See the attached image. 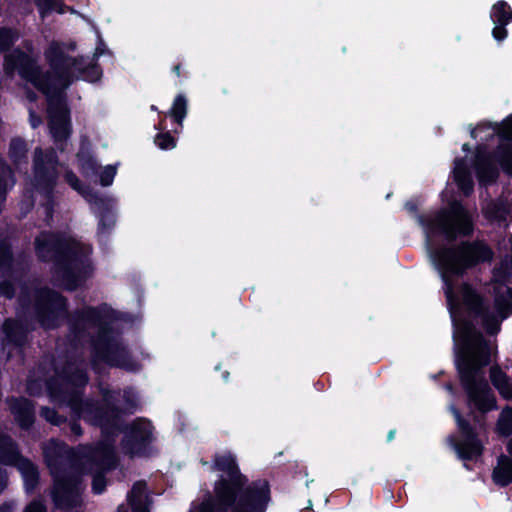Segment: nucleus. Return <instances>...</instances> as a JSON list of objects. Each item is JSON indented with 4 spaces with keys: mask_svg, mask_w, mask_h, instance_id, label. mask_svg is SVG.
Instances as JSON below:
<instances>
[{
    "mask_svg": "<svg viewBox=\"0 0 512 512\" xmlns=\"http://www.w3.org/2000/svg\"><path fill=\"white\" fill-rule=\"evenodd\" d=\"M19 39V33L16 29L14 28H11V27H7V26H3V27H0V53H8L11 54L15 48L11 51V49L13 48L14 44L18 41ZM18 47H16L17 49ZM7 56V54L5 55V57Z\"/></svg>",
    "mask_w": 512,
    "mask_h": 512,
    "instance_id": "obj_33",
    "label": "nucleus"
},
{
    "mask_svg": "<svg viewBox=\"0 0 512 512\" xmlns=\"http://www.w3.org/2000/svg\"><path fill=\"white\" fill-rule=\"evenodd\" d=\"M228 377H229V372H228V371H225V372L223 373V378H224V380H226V381H227V380H228Z\"/></svg>",
    "mask_w": 512,
    "mask_h": 512,
    "instance_id": "obj_62",
    "label": "nucleus"
},
{
    "mask_svg": "<svg viewBox=\"0 0 512 512\" xmlns=\"http://www.w3.org/2000/svg\"><path fill=\"white\" fill-rule=\"evenodd\" d=\"M18 301L21 306H26L29 303V296L28 295H20L18 298Z\"/></svg>",
    "mask_w": 512,
    "mask_h": 512,
    "instance_id": "obj_57",
    "label": "nucleus"
},
{
    "mask_svg": "<svg viewBox=\"0 0 512 512\" xmlns=\"http://www.w3.org/2000/svg\"><path fill=\"white\" fill-rule=\"evenodd\" d=\"M494 307L497 314L506 319L512 315V288L508 287L505 294L498 295L494 299Z\"/></svg>",
    "mask_w": 512,
    "mask_h": 512,
    "instance_id": "obj_34",
    "label": "nucleus"
},
{
    "mask_svg": "<svg viewBox=\"0 0 512 512\" xmlns=\"http://www.w3.org/2000/svg\"><path fill=\"white\" fill-rule=\"evenodd\" d=\"M13 510H14L13 504L9 503V502H4L0 506V512H13Z\"/></svg>",
    "mask_w": 512,
    "mask_h": 512,
    "instance_id": "obj_55",
    "label": "nucleus"
},
{
    "mask_svg": "<svg viewBox=\"0 0 512 512\" xmlns=\"http://www.w3.org/2000/svg\"><path fill=\"white\" fill-rule=\"evenodd\" d=\"M462 150H463V151H469V150H470V146H469V144H468V143L463 144V146H462Z\"/></svg>",
    "mask_w": 512,
    "mask_h": 512,
    "instance_id": "obj_61",
    "label": "nucleus"
},
{
    "mask_svg": "<svg viewBox=\"0 0 512 512\" xmlns=\"http://www.w3.org/2000/svg\"><path fill=\"white\" fill-rule=\"evenodd\" d=\"M454 181L459 191L466 197H469L474 191V181L468 166L463 159L456 161L453 170Z\"/></svg>",
    "mask_w": 512,
    "mask_h": 512,
    "instance_id": "obj_22",
    "label": "nucleus"
},
{
    "mask_svg": "<svg viewBox=\"0 0 512 512\" xmlns=\"http://www.w3.org/2000/svg\"><path fill=\"white\" fill-rule=\"evenodd\" d=\"M512 131V114L507 116L501 123L497 125V133L501 137H506L505 134Z\"/></svg>",
    "mask_w": 512,
    "mask_h": 512,
    "instance_id": "obj_47",
    "label": "nucleus"
},
{
    "mask_svg": "<svg viewBox=\"0 0 512 512\" xmlns=\"http://www.w3.org/2000/svg\"><path fill=\"white\" fill-rule=\"evenodd\" d=\"M26 457L21 454L17 442L7 434L0 435V464L17 467Z\"/></svg>",
    "mask_w": 512,
    "mask_h": 512,
    "instance_id": "obj_20",
    "label": "nucleus"
},
{
    "mask_svg": "<svg viewBox=\"0 0 512 512\" xmlns=\"http://www.w3.org/2000/svg\"><path fill=\"white\" fill-rule=\"evenodd\" d=\"M8 483V476L6 471L0 467V494L5 490Z\"/></svg>",
    "mask_w": 512,
    "mask_h": 512,
    "instance_id": "obj_51",
    "label": "nucleus"
},
{
    "mask_svg": "<svg viewBox=\"0 0 512 512\" xmlns=\"http://www.w3.org/2000/svg\"><path fill=\"white\" fill-rule=\"evenodd\" d=\"M211 469L220 474L193 512H267L272 502L268 479L249 480L230 451L216 453Z\"/></svg>",
    "mask_w": 512,
    "mask_h": 512,
    "instance_id": "obj_2",
    "label": "nucleus"
},
{
    "mask_svg": "<svg viewBox=\"0 0 512 512\" xmlns=\"http://www.w3.org/2000/svg\"><path fill=\"white\" fill-rule=\"evenodd\" d=\"M68 312V300L60 292L44 287L36 291L34 298L35 318L44 329H55Z\"/></svg>",
    "mask_w": 512,
    "mask_h": 512,
    "instance_id": "obj_10",
    "label": "nucleus"
},
{
    "mask_svg": "<svg viewBox=\"0 0 512 512\" xmlns=\"http://www.w3.org/2000/svg\"><path fill=\"white\" fill-rule=\"evenodd\" d=\"M34 248L40 262L54 264L55 275L66 291L82 288L93 274L94 267L84 245L61 232H40Z\"/></svg>",
    "mask_w": 512,
    "mask_h": 512,
    "instance_id": "obj_5",
    "label": "nucleus"
},
{
    "mask_svg": "<svg viewBox=\"0 0 512 512\" xmlns=\"http://www.w3.org/2000/svg\"><path fill=\"white\" fill-rule=\"evenodd\" d=\"M112 314L113 310L106 306H87L76 310L68 323V340L72 346H78L89 335L87 326L97 328L91 339L94 356L110 367L137 372L141 365L118 338V332L112 325Z\"/></svg>",
    "mask_w": 512,
    "mask_h": 512,
    "instance_id": "obj_3",
    "label": "nucleus"
},
{
    "mask_svg": "<svg viewBox=\"0 0 512 512\" xmlns=\"http://www.w3.org/2000/svg\"><path fill=\"white\" fill-rule=\"evenodd\" d=\"M506 450L508 454L512 457V438L508 441L506 445Z\"/></svg>",
    "mask_w": 512,
    "mask_h": 512,
    "instance_id": "obj_59",
    "label": "nucleus"
},
{
    "mask_svg": "<svg viewBox=\"0 0 512 512\" xmlns=\"http://www.w3.org/2000/svg\"><path fill=\"white\" fill-rule=\"evenodd\" d=\"M116 167L113 165H107L100 173H99V181L103 187H108L113 183V180L116 175Z\"/></svg>",
    "mask_w": 512,
    "mask_h": 512,
    "instance_id": "obj_41",
    "label": "nucleus"
},
{
    "mask_svg": "<svg viewBox=\"0 0 512 512\" xmlns=\"http://www.w3.org/2000/svg\"><path fill=\"white\" fill-rule=\"evenodd\" d=\"M475 173L479 183L484 185L495 183L499 177V170L488 155L477 156Z\"/></svg>",
    "mask_w": 512,
    "mask_h": 512,
    "instance_id": "obj_21",
    "label": "nucleus"
},
{
    "mask_svg": "<svg viewBox=\"0 0 512 512\" xmlns=\"http://www.w3.org/2000/svg\"><path fill=\"white\" fill-rule=\"evenodd\" d=\"M460 345L455 350V368L468 401L481 413L496 409V397L484 377L490 364V345L472 322L465 320L459 329ZM455 341L458 335H454Z\"/></svg>",
    "mask_w": 512,
    "mask_h": 512,
    "instance_id": "obj_4",
    "label": "nucleus"
},
{
    "mask_svg": "<svg viewBox=\"0 0 512 512\" xmlns=\"http://www.w3.org/2000/svg\"><path fill=\"white\" fill-rule=\"evenodd\" d=\"M64 179L73 190L84 196L88 202L91 194L98 193L88 185H85L72 170H67L65 172Z\"/></svg>",
    "mask_w": 512,
    "mask_h": 512,
    "instance_id": "obj_35",
    "label": "nucleus"
},
{
    "mask_svg": "<svg viewBox=\"0 0 512 512\" xmlns=\"http://www.w3.org/2000/svg\"><path fill=\"white\" fill-rule=\"evenodd\" d=\"M16 290L12 282L8 280L0 281V296H3L9 300L15 297Z\"/></svg>",
    "mask_w": 512,
    "mask_h": 512,
    "instance_id": "obj_43",
    "label": "nucleus"
},
{
    "mask_svg": "<svg viewBox=\"0 0 512 512\" xmlns=\"http://www.w3.org/2000/svg\"><path fill=\"white\" fill-rule=\"evenodd\" d=\"M396 435V429H391L387 434V442H391Z\"/></svg>",
    "mask_w": 512,
    "mask_h": 512,
    "instance_id": "obj_58",
    "label": "nucleus"
},
{
    "mask_svg": "<svg viewBox=\"0 0 512 512\" xmlns=\"http://www.w3.org/2000/svg\"><path fill=\"white\" fill-rule=\"evenodd\" d=\"M501 432L505 435L512 434V410L504 415L503 420L500 422Z\"/></svg>",
    "mask_w": 512,
    "mask_h": 512,
    "instance_id": "obj_46",
    "label": "nucleus"
},
{
    "mask_svg": "<svg viewBox=\"0 0 512 512\" xmlns=\"http://www.w3.org/2000/svg\"><path fill=\"white\" fill-rule=\"evenodd\" d=\"M115 440L99 441L89 446L84 452V458L91 470L111 471L118 465V458L114 447Z\"/></svg>",
    "mask_w": 512,
    "mask_h": 512,
    "instance_id": "obj_16",
    "label": "nucleus"
},
{
    "mask_svg": "<svg viewBox=\"0 0 512 512\" xmlns=\"http://www.w3.org/2000/svg\"><path fill=\"white\" fill-rule=\"evenodd\" d=\"M58 156L54 149L36 148L33 159L34 185L48 201H52L58 180Z\"/></svg>",
    "mask_w": 512,
    "mask_h": 512,
    "instance_id": "obj_12",
    "label": "nucleus"
},
{
    "mask_svg": "<svg viewBox=\"0 0 512 512\" xmlns=\"http://www.w3.org/2000/svg\"><path fill=\"white\" fill-rule=\"evenodd\" d=\"M154 427L150 420L138 417L130 423H123L118 433H122L121 448L130 456H146L149 454L154 440Z\"/></svg>",
    "mask_w": 512,
    "mask_h": 512,
    "instance_id": "obj_11",
    "label": "nucleus"
},
{
    "mask_svg": "<svg viewBox=\"0 0 512 512\" xmlns=\"http://www.w3.org/2000/svg\"><path fill=\"white\" fill-rule=\"evenodd\" d=\"M16 468L22 474L26 492L32 493L39 485L40 474L38 467L26 457Z\"/></svg>",
    "mask_w": 512,
    "mask_h": 512,
    "instance_id": "obj_25",
    "label": "nucleus"
},
{
    "mask_svg": "<svg viewBox=\"0 0 512 512\" xmlns=\"http://www.w3.org/2000/svg\"><path fill=\"white\" fill-rule=\"evenodd\" d=\"M41 19H45L53 12L64 14L66 5L62 0H34Z\"/></svg>",
    "mask_w": 512,
    "mask_h": 512,
    "instance_id": "obj_32",
    "label": "nucleus"
},
{
    "mask_svg": "<svg viewBox=\"0 0 512 512\" xmlns=\"http://www.w3.org/2000/svg\"><path fill=\"white\" fill-rule=\"evenodd\" d=\"M68 446L56 443L44 451L47 467L53 478L51 498L57 509L69 511L81 504V475L68 466Z\"/></svg>",
    "mask_w": 512,
    "mask_h": 512,
    "instance_id": "obj_7",
    "label": "nucleus"
},
{
    "mask_svg": "<svg viewBox=\"0 0 512 512\" xmlns=\"http://www.w3.org/2000/svg\"><path fill=\"white\" fill-rule=\"evenodd\" d=\"M14 252L9 237L0 238V273L8 274L14 268Z\"/></svg>",
    "mask_w": 512,
    "mask_h": 512,
    "instance_id": "obj_30",
    "label": "nucleus"
},
{
    "mask_svg": "<svg viewBox=\"0 0 512 512\" xmlns=\"http://www.w3.org/2000/svg\"><path fill=\"white\" fill-rule=\"evenodd\" d=\"M144 488H145L144 482H136L132 486L131 494H133L134 496L140 497L143 493Z\"/></svg>",
    "mask_w": 512,
    "mask_h": 512,
    "instance_id": "obj_50",
    "label": "nucleus"
},
{
    "mask_svg": "<svg viewBox=\"0 0 512 512\" xmlns=\"http://www.w3.org/2000/svg\"><path fill=\"white\" fill-rule=\"evenodd\" d=\"M89 204L94 208V213L98 218L96 232L98 241L101 244L106 243L117 222L113 200L100 193H93L90 195Z\"/></svg>",
    "mask_w": 512,
    "mask_h": 512,
    "instance_id": "obj_15",
    "label": "nucleus"
},
{
    "mask_svg": "<svg viewBox=\"0 0 512 512\" xmlns=\"http://www.w3.org/2000/svg\"><path fill=\"white\" fill-rule=\"evenodd\" d=\"M76 157L80 173L84 177L90 178L99 173L100 165L89 149H84L83 147H81L78 153L76 154Z\"/></svg>",
    "mask_w": 512,
    "mask_h": 512,
    "instance_id": "obj_27",
    "label": "nucleus"
},
{
    "mask_svg": "<svg viewBox=\"0 0 512 512\" xmlns=\"http://www.w3.org/2000/svg\"><path fill=\"white\" fill-rule=\"evenodd\" d=\"M166 117H168V115L167 113H164V116L160 117L159 122L154 126V128L159 132L167 131Z\"/></svg>",
    "mask_w": 512,
    "mask_h": 512,
    "instance_id": "obj_52",
    "label": "nucleus"
},
{
    "mask_svg": "<svg viewBox=\"0 0 512 512\" xmlns=\"http://www.w3.org/2000/svg\"><path fill=\"white\" fill-rule=\"evenodd\" d=\"M27 143L20 137L12 138L9 144L8 156L15 165L27 160Z\"/></svg>",
    "mask_w": 512,
    "mask_h": 512,
    "instance_id": "obj_31",
    "label": "nucleus"
},
{
    "mask_svg": "<svg viewBox=\"0 0 512 512\" xmlns=\"http://www.w3.org/2000/svg\"><path fill=\"white\" fill-rule=\"evenodd\" d=\"M106 45L101 35L98 33V42L94 52V60H97L100 56L105 53Z\"/></svg>",
    "mask_w": 512,
    "mask_h": 512,
    "instance_id": "obj_49",
    "label": "nucleus"
},
{
    "mask_svg": "<svg viewBox=\"0 0 512 512\" xmlns=\"http://www.w3.org/2000/svg\"><path fill=\"white\" fill-rule=\"evenodd\" d=\"M490 380L501 396L512 400V383H510L509 376L499 366L491 367Z\"/></svg>",
    "mask_w": 512,
    "mask_h": 512,
    "instance_id": "obj_29",
    "label": "nucleus"
},
{
    "mask_svg": "<svg viewBox=\"0 0 512 512\" xmlns=\"http://www.w3.org/2000/svg\"><path fill=\"white\" fill-rule=\"evenodd\" d=\"M490 19L494 24L492 37L498 43L503 42L508 37L506 26L512 22V9L510 5L504 0L494 3L490 11Z\"/></svg>",
    "mask_w": 512,
    "mask_h": 512,
    "instance_id": "obj_19",
    "label": "nucleus"
},
{
    "mask_svg": "<svg viewBox=\"0 0 512 512\" xmlns=\"http://www.w3.org/2000/svg\"><path fill=\"white\" fill-rule=\"evenodd\" d=\"M80 418L81 417L73 415L72 419H67V423L63 425V429L67 427L69 429L70 435L80 437L83 434V430L79 422Z\"/></svg>",
    "mask_w": 512,
    "mask_h": 512,
    "instance_id": "obj_42",
    "label": "nucleus"
},
{
    "mask_svg": "<svg viewBox=\"0 0 512 512\" xmlns=\"http://www.w3.org/2000/svg\"><path fill=\"white\" fill-rule=\"evenodd\" d=\"M23 512H47V507L41 499H33L25 506Z\"/></svg>",
    "mask_w": 512,
    "mask_h": 512,
    "instance_id": "obj_44",
    "label": "nucleus"
},
{
    "mask_svg": "<svg viewBox=\"0 0 512 512\" xmlns=\"http://www.w3.org/2000/svg\"><path fill=\"white\" fill-rule=\"evenodd\" d=\"M64 382L57 375V377H51L46 381V388L49 395L52 398L61 399L67 389L64 388Z\"/></svg>",
    "mask_w": 512,
    "mask_h": 512,
    "instance_id": "obj_39",
    "label": "nucleus"
},
{
    "mask_svg": "<svg viewBox=\"0 0 512 512\" xmlns=\"http://www.w3.org/2000/svg\"><path fill=\"white\" fill-rule=\"evenodd\" d=\"M10 358H11V352L9 351L7 354V359H10Z\"/></svg>",
    "mask_w": 512,
    "mask_h": 512,
    "instance_id": "obj_64",
    "label": "nucleus"
},
{
    "mask_svg": "<svg viewBox=\"0 0 512 512\" xmlns=\"http://www.w3.org/2000/svg\"><path fill=\"white\" fill-rule=\"evenodd\" d=\"M32 323L22 317H7L3 320L0 331L3 335L1 347L12 348L22 352L29 343V336L33 332Z\"/></svg>",
    "mask_w": 512,
    "mask_h": 512,
    "instance_id": "obj_14",
    "label": "nucleus"
},
{
    "mask_svg": "<svg viewBox=\"0 0 512 512\" xmlns=\"http://www.w3.org/2000/svg\"><path fill=\"white\" fill-rule=\"evenodd\" d=\"M41 417H43L48 423L54 426L62 427L67 423V417L58 413L55 408L42 407L40 411Z\"/></svg>",
    "mask_w": 512,
    "mask_h": 512,
    "instance_id": "obj_36",
    "label": "nucleus"
},
{
    "mask_svg": "<svg viewBox=\"0 0 512 512\" xmlns=\"http://www.w3.org/2000/svg\"><path fill=\"white\" fill-rule=\"evenodd\" d=\"M155 145L161 150H171L177 145V139L170 131L158 132L154 137Z\"/></svg>",
    "mask_w": 512,
    "mask_h": 512,
    "instance_id": "obj_38",
    "label": "nucleus"
},
{
    "mask_svg": "<svg viewBox=\"0 0 512 512\" xmlns=\"http://www.w3.org/2000/svg\"><path fill=\"white\" fill-rule=\"evenodd\" d=\"M172 72L177 77H181L182 76V63L178 62V63L174 64L173 67H172Z\"/></svg>",
    "mask_w": 512,
    "mask_h": 512,
    "instance_id": "obj_54",
    "label": "nucleus"
},
{
    "mask_svg": "<svg viewBox=\"0 0 512 512\" xmlns=\"http://www.w3.org/2000/svg\"><path fill=\"white\" fill-rule=\"evenodd\" d=\"M60 401L67 404L74 416L84 417L88 409L87 404L91 403L92 399H84L82 390L72 389L66 390Z\"/></svg>",
    "mask_w": 512,
    "mask_h": 512,
    "instance_id": "obj_24",
    "label": "nucleus"
},
{
    "mask_svg": "<svg viewBox=\"0 0 512 512\" xmlns=\"http://www.w3.org/2000/svg\"><path fill=\"white\" fill-rule=\"evenodd\" d=\"M93 472L92 477V492L94 494H102L106 490L107 486V479L105 474L108 471H102V470H91Z\"/></svg>",
    "mask_w": 512,
    "mask_h": 512,
    "instance_id": "obj_40",
    "label": "nucleus"
},
{
    "mask_svg": "<svg viewBox=\"0 0 512 512\" xmlns=\"http://www.w3.org/2000/svg\"><path fill=\"white\" fill-rule=\"evenodd\" d=\"M30 123L33 128H36L41 123V117L38 116L33 110H30Z\"/></svg>",
    "mask_w": 512,
    "mask_h": 512,
    "instance_id": "obj_53",
    "label": "nucleus"
},
{
    "mask_svg": "<svg viewBox=\"0 0 512 512\" xmlns=\"http://www.w3.org/2000/svg\"><path fill=\"white\" fill-rule=\"evenodd\" d=\"M129 500L131 502L133 512H146V508L145 507H142L140 505L139 506H135L134 500L131 499L130 497H129Z\"/></svg>",
    "mask_w": 512,
    "mask_h": 512,
    "instance_id": "obj_56",
    "label": "nucleus"
},
{
    "mask_svg": "<svg viewBox=\"0 0 512 512\" xmlns=\"http://www.w3.org/2000/svg\"><path fill=\"white\" fill-rule=\"evenodd\" d=\"M492 480L499 487L512 484V457L501 454L497 458V465L492 471Z\"/></svg>",
    "mask_w": 512,
    "mask_h": 512,
    "instance_id": "obj_23",
    "label": "nucleus"
},
{
    "mask_svg": "<svg viewBox=\"0 0 512 512\" xmlns=\"http://www.w3.org/2000/svg\"><path fill=\"white\" fill-rule=\"evenodd\" d=\"M405 209L416 218L425 232L430 258L440 274L444 284V294L453 315V310L459 306L455 280L463 278L469 270L478 265L492 261L494 252L486 242L481 240H465L450 246L434 247L432 245V238L436 236H442L448 243H453L458 237L473 235V219L459 201L453 202L448 209L437 210L433 215L419 213L416 200L407 201Z\"/></svg>",
    "mask_w": 512,
    "mask_h": 512,
    "instance_id": "obj_1",
    "label": "nucleus"
},
{
    "mask_svg": "<svg viewBox=\"0 0 512 512\" xmlns=\"http://www.w3.org/2000/svg\"><path fill=\"white\" fill-rule=\"evenodd\" d=\"M451 410L456 420L458 430L462 436L461 441L452 437L453 447L461 460H476L481 457L484 452V446L478 437L476 428L462 416L459 409L452 406Z\"/></svg>",
    "mask_w": 512,
    "mask_h": 512,
    "instance_id": "obj_13",
    "label": "nucleus"
},
{
    "mask_svg": "<svg viewBox=\"0 0 512 512\" xmlns=\"http://www.w3.org/2000/svg\"><path fill=\"white\" fill-rule=\"evenodd\" d=\"M496 161L506 174L512 175V146L502 148L496 154Z\"/></svg>",
    "mask_w": 512,
    "mask_h": 512,
    "instance_id": "obj_37",
    "label": "nucleus"
},
{
    "mask_svg": "<svg viewBox=\"0 0 512 512\" xmlns=\"http://www.w3.org/2000/svg\"><path fill=\"white\" fill-rule=\"evenodd\" d=\"M26 390L30 396H39L42 391V386L37 380H30L27 383Z\"/></svg>",
    "mask_w": 512,
    "mask_h": 512,
    "instance_id": "obj_48",
    "label": "nucleus"
},
{
    "mask_svg": "<svg viewBox=\"0 0 512 512\" xmlns=\"http://www.w3.org/2000/svg\"><path fill=\"white\" fill-rule=\"evenodd\" d=\"M7 403L18 427L23 431H29L36 419L33 401L23 396H12L7 398Z\"/></svg>",
    "mask_w": 512,
    "mask_h": 512,
    "instance_id": "obj_17",
    "label": "nucleus"
},
{
    "mask_svg": "<svg viewBox=\"0 0 512 512\" xmlns=\"http://www.w3.org/2000/svg\"><path fill=\"white\" fill-rule=\"evenodd\" d=\"M188 113V100L183 93H179L173 100L167 115L177 124L178 128L174 129V133H179L183 128V121Z\"/></svg>",
    "mask_w": 512,
    "mask_h": 512,
    "instance_id": "obj_26",
    "label": "nucleus"
},
{
    "mask_svg": "<svg viewBox=\"0 0 512 512\" xmlns=\"http://www.w3.org/2000/svg\"><path fill=\"white\" fill-rule=\"evenodd\" d=\"M461 301L467 313L473 318H482L487 321L491 316L483 297L469 282H463L459 287Z\"/></svg>",
    "mask_w": 512,
    "mask_h": 512,
    "instance_id": "obj_18",
    "label": "nucleus"
},
{
    "mask_svg": "<svg viewBox=\"0 0 512 512\" xmlns=\"http://www.w3.org/2000/svg\"><path fill=\"white\" fill-rule=\"evenodd\" d=\"M57 375L65 384H69L74 389H83L89 381L88 375L85 370L80 368L63 367Z\"/></svg>",
    "mask_w": 512,
    "mask_h": 512,
    "instance_id": "obj_28",
    "label": "nucleus"
},
{
    "mask_svg": "<svg viewBox=\"0 0 512 512\" xmlns=\"http://www.w3.org/2000/svg\"><path fill=\"white\" fill-rule=\"evenodd\" d=\"M4 68L7 73L17 70L23 79L31 82L47 97L52 138L55 142L66 141L71 135L69 109L52 75L43 74L36 60L21 48L4 57Z\"/></svg>",
    "mask_w": 512,
    "mask_h": 512,
    "instance_id": "obj_6",
    "label": "nucleus"
},
{
    "mask_svg": "<svg viewBox=\"0 0 512 512\" xmlns=\"http://www.w3.org/2000/svg\"><path fill=\"white\" fill-rule=\"evenodd\" d=\"M470 136H471V138H473V139H476V138H477V134H476V129H475V128L471 129V131H470Z\"/></svg>",
    "mask_w": 512,
    "mask_h": 512,
    "instance_id": "obj_60",
    "label": "nucleus"
},
{
    "mask_svg": "<svg viewBox=\"0 0 512 512\" xmlns=\"http://www.w3.org/2000/svg\"><path fill=\"white\" fill-rule=\"evenodd\" d=\"M46 61L54 73L52 78L58 82L62 89L69 88L75 80L81 79L95 83L102 78L101 65L94 60L85 67H79L81 57H72L65 53L59 42L53 41L45 51Z\"/></svg>",
    "mask_w": 512,
    "mask_h": 512,
    "instance_id": "obj_8",
    "label": "nucleus"
},
{
    "mask_svg": "<svg viewBox=\"0 0 512 512\" xmlns=\"http://www.w3.org/2000/svg\"><path fill=\"white\" fill-rule=\"evenodd\" d=\"M150 109H151L152 111H158V108H157V106H155V105H151Z\"/></svg>",
    "mask_w": 512,
    "mask_h": 512,
    "instance_id": "obj_63",
    "label": "nucleus"
},
{
    "mask_svg": "<svg viewBox=\"0 0 512 512\" xmlns=\"http://www.w3.org/2000/svg\"><path fill=\"white\" fill-rule=\"evenodd\" d=\"M123 399H124L125 404L128 407V410L125 411L124 414H126V413H129V414L134 413L135 410L138 407V401H137L136 397L131 392L125 390L124 394H123Z\"/></svg>",
    "mask_w": 512,
    "mask_h": 512,
    "instance_id": "obj_45",
    "label": "nucleus"
},
{
    "mask_svg": "<svg viewBox=\"0 0 512 512\" xmlns=\"http://www.w3.org/2000/svg\"><path fill=\"white\" fill-rule=\"evenodd\" d=\"M87 405L88 409L83 418L93 426L99 427L103 438L115 440L123 424L121 416L125 410L115 404L112 392L104 390L101 400L92 399Z\"/></svg>",
    "mask_w": 512,
    "mask_h": 512,
    "instance_id": "obj_9",
    "label": "nucleus"
}]
</instances>
